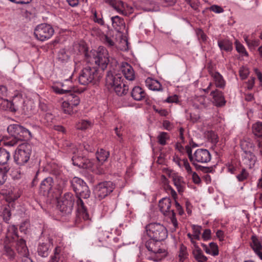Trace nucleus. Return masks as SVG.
Here are the masks:
<instances>
[{"instance_id": "4468645a", "label": "nucleus", "mask_w": 262, "mask_h": 262, "mask_svg": "<svg viewBox=\"0 0 262 262\" xmlns=\"http://www.w3.org/2000/svg\"><path fill=\"white\" fill-rule=\"evenodd\" d=\"M54 33L53 27L47 24L38 25L35 29L34 34L35 37L41 41L50 38Z\"/></svg>"}, {"instance_id": "72a5a7b5", "label": "nucleus", "mask_w": 262, "mask_h": 262, "mask_svg": "<svg viewBox=\"0 0 262 262\" xmlns=\"http://www.w3.org/2000/svg\"><path fill=\"white\" fill-rule=\"evenodd\" d=\"M49 246L47 244L41 243L39 244L37 248L38 254L43 257H46L48 256Z\"/></svg>"}, {"instance_id": "c03bdc74", "label": "nucleus", "mask_w": 262, "mask_h": 262, "mask_svg": "<svg viewBox=\"0 0 262 262\" xmlns=\"http://www.w3.org/2000/svg\"><path fill=\"white\" fill-rule=\"evenodd\" d=\"M251 239L252 242L251 246L254 251L262 249V246L256 236H252Z\"/></svg>"}, {"instance_id": "9b49d317", "label": "nucleus", "mask_w": 262, "mask_h": 262, "mask_svg": "<svg viewBox=\"0 0 262 262\" xmlns=\"http://www.w3.org/2000/svg\"><path fill=\"white\" fill-rule=\"evenodd\" d=\"M171 205V200L170 198H164L159 202V207L161 212L164 215H167L169 217L174 229H176L178 227V223L174 210H170Z\"/></svg>"}, {"instance_id": "864d4df0", "label": "nucleus", "mask_w": 262, "mask_h": 262, "mask_svg": "<svg viewBox=\"0 0 262 262\" xmlns=\"http://www.w3.org/2000/svg\"><path fill=\"white\" fill-rule=\"evenodd\" d=\"M249 173L247 172L246 170L244 168L239 174L236 176V178L239 182L244 181L246 180L248 177Z\"/></svg>"}, {"instance_id": "39448f33", "label": "nucleus", "mask_w": 262, "mask_h": 262, "mask_svg": "<svg viewBox=\"0 0 262 262\" xmlns=\"http://www.w3.org/2000/svg\"><path fill=\"white\" fill-rule=\"evenodd\" d=\"M32 149V145L28 143L24 142L19 144L13 156L14 162L19 166L24 165L30 158Z\"/></svg>"}, {"instance_id": "cd10ccee", "label": "nucleus", "mask_w": 262, "mask_h": 262, "mask_svg": "<svg viewBox=\"0 0 262 262\" xmlns=\"http://www.w3.org/2000/svg\"><path fill=\"white\" fill-rule=\"evenodd\" d=\"M111 20L113 28L117 31H120L125 27L124 19L119 16H112L111 17Z\"/></svg>"}, {"instance_id": "f257e3e1", "label": "nucleus", "mask_w": 262, "mask_h": 262, "mask_svg": "<svg viewBox=\"0 0 262 262\" xmlns=\"http://www.w3.org/2000/svg\"><path fill=\"white\" fill-rule=\"evenodd\" d=\"M7 131L11 136L5 142L6 146H14L19 141L28 140L32 138L31 132L27 128L19 124H11L8 126Z\"/></svg>"}, {"instance_id": "09e8293b", "label": "nucleus", "mask_w": 262, "mask_h": 262, "mask_svg": "<svg viewBox=\"0 0 262 262\" xmlns=\"http://www.w3.org/2000/svg\"><path fill=\"white\" fill-rule=\"evenodd\" d=\"M209 254H211L213 256H216L219 254V249L217 244L214 242H211L209 245Z\"/></svg>"}, {"instance_id": "ea45409f", "label": "nucleus", "mask_w": 262, "mask_h": 262, "mask_svg": "<svg viewBox=\"0 0 262 262\" xmlns=\"http://www.w3.org/2000/svg\"><path fill=\"white\" fill-rule=\"evenodd\" d=\"M20 112L26 115H31L32 114H33L34 111L32 103L29 101L27 103L25 102V104H24Z\"/></svg>"}, {"instance_id": "f03ea898", "label": "nucleus", "mask_w": 262, "mask_h": 262, "mask_svg": "<svg viewBox=\"0 0 262 262\" xmlns=\"http://www.w3.org/2000/svg\"><path fill=\"white\" fill-rule=\"evenodd\" d=\"M211 159V155L208 150L199 148L193 153V158L191 162L197 170H200L204 173H210L213 170L212 166H203L199 163L206 164L210 162Z\"/></svg>"}, {"instance_id": "0e129e2a", "label": "nucleus", "mask_w": 262, "mask_h": 262, "mask_svg": "<svg viewBox=\"0 0 262 262\" xmlns=\"http://www.w3.org/2000/svg\"><path fill=\"white\" fill-rule=\"evenodd\" d=\"M168 103H178L179 101L178 97L176 95L168 97L165 100Z\"/></svg>"}, {"instance_id": "473e14b6", "label": "nucleus", "mask_w": 262, "mask_h": 262, "mask_svg": "<svg viewBox=\"0 0 262 262\" xmlns=\"http://www.w3.org/2000/svg\"><path fill=\"white\" fill-rule=\"evenodd\" d=\"M252 133L259 138V140H262V122L257 121L252 126Z\"/></svg>"}, {"instance_id": "5701e85b", "label": "nucleus", "mask_w": 262, "mask_h": 262, "mask_svg": "<svg viewBox=\"0 0 262 262\" xmlns=\"http://www.w3.org/2000/svg\"><path fill=\"white\" fill-rule=\"evenodd\" d=\"M146 86L152 91H162L163 88L161 84L157 80L148 77L145 81Z\"/></svg>"}, {"instance_id": "58836bf2", "label": "nucleus", "mask_w": 262, "mask_h": 262, "mask_svg": "<svg viewBox=\"0 0 262 262\" xmlns=\"http://www.w3.org/2000/svg\"><path fill=\"white\" fill-rule=\"evenodd\" d=\"M68 101L73 106H77L79 105L80 100L78 95L75 93H70L68 96Z\"/></svg>"}, {"instance_id": "680f3d73", "label": "nucleus", "mask_w": 262, "mask_h": 262, "mask_svg": "<svg viewBox=\"0 0 262 262\" xmlns=\"http://www.w3.org/2000/svg\"><path fill=\"white\" fill-rule=\"evenodd\" d=\"M204 241H208L211 238V230L209 229H205L202 236Z\"/></svg>"}, {"instance_id": "dca6fc26", "label": "nucleus", "mask_w": 262, "mask_h": 262, "mask_svg": "<svg viewBox=\"0 0 262 262\" xmlns=\"http://www.w3.org/2000/svg\"><path fill=\"white\" fill-rule=\"evenodd\" d=\"M54 181L52 177L44 179L40 183L39 192L47 197H54Z\"/></svg>"}, {"instance_id": "2eb2a0df", "label": "nucleus", "mask_w": 262, "mask_h": 262, "mask_svg": "<svg viewBox=\"0 0 262 262\" xmlns=\"http://www.w3.org/2000/svg\"><path fill=\"white\" fill-rule=\"evenodd\" d=\"M115 187L111 181L100 183L95 188V193L99 200H102L111 193Z\"/></svg>"}, {"instance_id": "69168bd1", "label": "nucleus", "mask_w": 262, "mask_h": 262, "mask_svg": "<svg viewBox=\"0 0 262 262\" xmlns=\"http://www.w3.org/2000/svg\"><path fill=\"white\" fill-rule=\"evenodd\" d=\"M104 42L108 47H112L114 46L115 45V43L113 41V40L107 36H105L104 37Z\"/></svg>"}, {"instance_id": "c85d7f7f", "label": "nucleus", "mask_w": 262, "mask_h": 262, "mask_svg": "<svg viewBox=\"0 0 262 262\" xmlns=\"http://www.w3.org/2000/svg\"><path fill=\"white\" fill-rule=\"evenodd\" d=\"M217 44L221 50L230 52L232 50V43L227 39L219 40Z\"/></svg>"}, {"instance_id": "052dcab7", "label": "nucleus", "mask_w": 262, "mask_h": 262, "mask_svg": "<svg viewBox=\"0 0 262 262\" xmlns=\"http://www.w3.org/2000/svg\"><path fill=\"white\" fill-rule=\"evenodd\" d=\"M182 162L183 163V166L185 167L187 172H192V169L188 161V160L186 158H184L182 160Z\"/></svg>"}, {"instance_id": "5fc2aeb1", "label": "nucleus", "mask_w": 262, "mask_h": 262, "mask_svg": "<svg viewBox=\"0 0 262 262\" xmlns=\"http://www.w3.org/2000/svg\"><path fill=\"white\" fill-rule=\"evenodd\" d=\"M185 1L191 6V7L196 11L199 10V2L198 0H185Z\"/></svg>"}, {"instance_id": "4c0bfd02", "label": "nucleus", "mask_w": 262, "mask_h": 262, "mask_svg": "<svg viewBox=\"0 0 262 262\" xmlns=\"http://www.w3.org/2000/svg\"><path fill=\"white\" fill-rule=\"evenodd\" d=\"M61 108L65 114L72 115L76 111L74 110V107L67 101H64L61 105Z\"/></svg>"}, {"instance_id": "a19ab883", "label": "nucleus", "mask_w": 262, "mask_h": 262, "mask_svg": "<svg viewBox=\"0 0 262 262\" xmlns=\"http://www.w3.org/2000/svg\"><path fill=\"white\" fill-rule=\"evenodd\" d=\"M188 253L187 250V247L184 245L181 244L179 251V257L180 261L183 262L187 258Z\"/></svg>"}, {"instance_id": "13d9d810", "label": "nucleus", "mask_w": 262, "mask_h": 262, "mask_svg": "<svg viewBox=\"0 0 262 262\" xmlns=\"http://www.w3.org/2000/svg\"><path fill=\"white\" fill-rule=\"evenodd\" d=\"M189 117L190 121L193 123L197 122L200 118L198 111H196V112L190 113L189 114Z\"/></svg>"}, {"instance_id": "0eeeda50", "label": "nucleus", "mask_w": 262, "mask_h": 262, "mask_svg": "<svg viewBox=\"0 0 262 262\" xmlns=\"http://www.w3.org/2000/svg\"><path fill=\"white\" fill-rule=\"evenodd\" d=\"M102 77L98 73V70L94 67H86L83 68L80 72L78 81L80 84L84 85L90 83H95Z\"/></svg>"}, {"instance_id": "f8f14e48", "label": "nucleus", "mask_w": 262, "mask_h": 262, "mask_svg": "<svg viewBox=\"0 0 262 262\" xmlns=\"http://www.w3.org/2000/svg\"><path fill=\"white\" fill-rule=\"evenodd\" d=\"M4 109L8 110L12 112L20 111L25 104V100L21 94L16 95L13 97L11 101L2 100Z\"/></svg>"}, {"instance_id": "c9c22d12", "label": "nucleus", "mask_w": 262, "mask_h": 262, "mask_svg": "<svg viewBox=\"0 0 262 262\" xmlns=\"http://www.w3.org/2000/svg\"><path fill=\"white\" fill-rule=\"evenodd\" d=\"M54 120V116L50 113H46L41 119V122L46 126H51Z\"/></svg>"}, {"instance_id": "f704fd0d", "label": "nucleus", "mask_w": 262, "mask_h": 262, "mask_svg": "<svg viewBox=\"0 0 262 262\" xmlns=\"http://www.w3.org/2000/svg\"><path fill=\"white\" fill-rule=\"evenodd\" d=\"M10 158L9 152L5 149L0 147V165L7 164Z\"/></svg>"}, {"instance_id": "e433bc0d", "label": "nucleus", "mask_w": 262, "mask_h": 262, "mask_svg": "<svg viewBox=\"0 0 262 262\" xmlns=\"http://www.w3.org/2000/svg\"><path fill=\"white\" fill-rule=\"evenodd\" d=\"M110 153L108 151L101 148L99 150L97 151L96 153V158L98 161L103 163L107 159Z\"/></svg>"}, {"instance_id": "b1692460", "label": "nucleus", "mask_w": 262, "mask_h": 262, "mask_svg": "<svg viewBox=\"0 0 262 262\" xmlns=\"http://www.w3.org/2000/svg\"><path fill=\"white\" fill-rule=\"evenodd\" d=\"M210 75L213 78L215 86L217 88L223 89L225 86V81L222 75L218 72H210Z\"/></svg>"}, {"instance_id": "6ab92c4d", "label": "nucleus", "mask_w": 262, "mask_h": 262, "mask_svg": "<svg viewBox=\"0 0 262 262\" xmlns=\"http://www.w3.org/2000/svg\"><path fill=\"white\" fill-rule=\"evenodd\" d=\"M103 1L113 7L117 12L123 15H126V4L120 0H103Z\"/></svg>"}, {"instance_id": "3c124183", "label": "nucleus", "mask_w": 262, "mask_h": 262, "mask_svg": "<svg viewBox=\"0 0 262 262\" xmlns=\"http://www.w3.org/2000/svg\"><path fill=\"white\" fill-rule=\"evenodd\" d=\"M236 49L238 53L242 54L243 55L246 56H248V52L246 51L244 46L241 43L236 42Z\"/></svg>"}, {"instance_id": "bf43d9fd", "label": "nucleus", "mask_w": 262, "mask_h": 262, "mask_svg": "<svg viewBox=\"0 0 262 262\" xmlns=\"http://www.w3.org/2000/svg\"><path fill=\"white\" fill-rule=\"evenodd\" d=\"M210 10L216 13H221L224 12V9L220 6L214 5L209 8Z\"/></svg>"}, {"instance_id": "7ed1b4c3", "label": "nucleus", "mask_w": 262, "mask_h": 262, "mask_svg": "<svg viewBox=\"0 0 262 262\" xmlns=\"http://www.w3.org/2000/svg\"><path fill=\"white\" fill-rule=\"evenodd\" d=\"M105 80L106 85L113 88L117 95L122 96L127 93L128 87L123 83L120 75H114L113 72L109 71L107 73Z\"/></svg>"}, {"instance_id": "393cba45", "label": "nucleus", "mask_w": 262, "mask_h": 262, "mask_svg": "<svg viewBox=\"0 0 262 262\" xmlns=\"http://www.w3.org/2000/svg\"><path fill=\"white\" fill-rule=\"evenodd\" d=\"M16 248L18 253L23 256L29 255L28 249L26 246V241L24 239L20 238L16 240Z\"/></svg>"}, {"instance_id": "774afa93", "label": "nucleus", "mask_w": 262, "mask_h": 262, "mask_svg": "<svg viewBox=\"0 0 262 262\" xmlns=\"http://www.w3.org/2000/svg\"><path fill=\"white\" fill-rule=\"evenodd\" d=\"M255 82V78L254 77H251L248 81L247 83V88L248 90H251Z\"/></svg>"}, {"instance_id": "bb28decb", "label": "nucleus", "mask_w": 262, "mask_h": 262, "mask_svg": "<svg viewBox=\"0 0 262 262\" xmlns=\"http://www.w3.org/2000/svg\"><path fill=\"white\" fill-rule=\"evenodd\" d=\"M131 95L134 100L140 101L145 98L146 93L140 86H135L132 90Z\"/></svg>"}, {"instance_id": "79ce46f5", "label": "nucleus", "mask_w": 262, "mask_h": 262, "mask_svg": "<svg viewBox=\"0 0 262 262\" xmlns=\"http://www.w3.org/2000/svg\"><path fill=\"white\" fill-rule=\"evenodd\" d=\"M61 251V248L59 246L56 247L54 250V255L51 256V258L49 262H59Z\"/></svg>"}, {"instance_id": "8fccbe9b", "label": "nucleus", "mask_w": 262, "mask_h": 262, "mask_svg": "<svg viewBox=\"0 0 262 262\" xmlns=\"http://www.w3.org/2000/svg\"><path fill=\"white\" fill-rule=\"evenodd\" d=\"M207 136L210 142H211L214 145H215L218 142V136L214 132L212 131L208 132Z\"/></svg>"}, {"instance_id": "20e7f679", "label": "nucleus", "mask_w": 262, "mask_h": 262, "mask_svg": "<svg viewBox=\"0 0 262 262\" xmlns=\"http://www.w3.org/2000/svg\"><path fill=\"white\" fill-rule=\"evenodd\" d=\"M89 58L90 61L94 62L102 71L106 69L110 62L108 51L102 46L99 47L96 50L92 51Z\"/></svg>"}, {"instance_id": "a211bd4d", "label": "nucleus", "mask_w": 262, "mask_h": 262, "mask_svg": "<svg viewBox=\"0 0 262 262\" xmlns=\"http://www.w3.org/2000/svg\"><path fill=\"white\" fill-rule=\"evenodd\" d=\"M210 96L212 97V102L214 105L217 107H221L225 105L226 100L223 93L216 89L210 93Z\"/></svg>"}, {"instance_id": "6e6552de", "label": "nucleus", "mask_w": 262, "mask_h": 262, "mask_svg": "<svg viewBox=\"0 0 262 262\" xmlns=\"http://www.w3.org/2000/svg\"><path fill=\"white\" fill-rule=\"evenodd\" d=\"M90 190L87 185H84L80 190L76 193L77 195L76 196L77 199L76 201L77 211L79 215L84 220H89L90 218L87 208L84 205V203L82 200V198H89L90 196Z\"/></svg>"}, {"instance_id": "ddd939ff", "label": "nucleus", "mask_w": 262, "mask_h": 262, "mask_svg": "<svg viewBox=\"0 0 262 262\" xmlns=\"http://www.w3.org/2000/svg\"><path fill=\"white\" fill-rule=\"evenodd\" d=\"M73 156L72 158L73 164L79 168L87 169L92 171L94 170V163L93 161L84 157L81 151L77 150L73 152Z\"/></svg>"}, {"instance_id": "e2e57ef3", "label": "nucleus", "mask_w": 262, "mask_h": 262, "mask_svg": "<svg viewBox=\"0 0 262 262\" xmlns=\"http://www.w3.org/2000/svg\"><path fill=\"white\" fill-rule=\"evenodd\" d=\"M184 150H185L187 154L190 161L191 162L192 159L193 158V154H192L191 147L189 145H186L184 148Z\"/></svg>"}, {"instance_id": "4be33fe9", "label": "nucleus", "mask_w": 262, "mask_h": 262, "mask_svg": "<svg viewBox=\"0 0 262 262\" xmlns=\"http://www.w3.org/2000/svg\"><path fill=\"white\" fill-rule=\"evenodd\" d=\"M11 243L7 242L4 241V247L3 250V255H5L10 261L14 259L15 257V252L12 248V245H10Z\"/></svg>"}, {"instance_id": "1a4fd4ad", "label": "nucleus", "mask_w": 262, "mask_h": 262, "mask_svg": "<svg viewBox=\"0 0 262 262\" xmlns=\"http://www.w3.org/2000/svg\"><path fill=\"white\" fill-rule=\"evenodd\" d=\"M146 229L148 236L152 239L163 241L167 237L166 228L159 223H150L146 226Z\"/></svg>"}, {"instance_id": "6e6d98bb", "label": "nucleus", "mask_w": 262, "mask_h": 262, "mask_svg": "<svg viewBox=\"0 0 262 262\" xmlns=\"http://www.w3.org/2000/svg\"><path fill=\"white\" fill-rule=\"evenodd\" d=\"M239 76L242 79H246L249 73L248 69L245 67L241 68L239 70Z\"/></svg>"}, {"instance_id": "aec40b11", "label": "nucleus", "mask_w": 262, "mask_h": 262, "mask_svg": "<svg viewBox=\"0 0 262 262\" xmlns=\"http://www.w3.org/2000/svg\"><path fill=\"white\" fill-rule=\"evenodd\" d=\"M19 239L17 228L15 225H9L8 227L6 233V239L5 241L11 243Z\"/></svg>"}, {"instance_id": "423d86ee", "label": "nucleus", "mask_w": 262, "mask_h": 262, "mask_svg": "<svg viewBox=\"0 0 262 262\" xmlns=\"http://www.w3.org/2000/svg\"><path fill=\"white\" fill-rule=\"evenodd\" d=\"M161 241L151 238L146 242V248L152 254L148 257V259L159 261L166 256L167 253L164 248L161 247V246L162 245L160 243Z\"/></svg>"}, {"instance_id": "a878e982", "label": "nucleus", "mask_w": 262, "mask_h": 262, "mask_svg": "<svg viewBox=\"0 0 262 262\" xmlns=\"http://www.w3.org/2000/svg\"><path fill=\"white\" fill-rule=\"evenodd\" d=\"M70 183L72 189L76 193L80 190L84 185H86L82 179L76 177L71 180Z\"/></svg>"}, {"instance_id": "2f4dec72", "label": "nucleus", "mask_w": 262, "mask_h": 262, "mask_svg": "<svg viewBox=\"0 0 262 262\" xmlns=\"http://www.w3.org/2000/svg\"><path fill=\"white\" fill-rule=\"evenodd\" d=\"M192 254L195 259L198 262H206L208 259L199 247H197L196 249H193Z\"/></svg>"}, {"instance_id": "338daca9", "label": "nucleus", "mask_w": 262, "mask_h": 262, "mask_svg": "<svg viewBox=\"0 0 262 262\" xmlns=\"http://www.w3.org/2000/svg\"><path fill=\"white\" fill-rule=\"evenodd\" d=\"M7 89L6 86L0 85V98L7 95Z\"/></svg>"}, {"instance_id": "7c9ffc66", "label": "nucleus", "mask_w": 262, "mask_h": 262, "mask_svg": "<svg viewBox=\"0 0 262 262\" xmlns=\"http://www.w3.org/2000/svg\"><path fill=\"white\" fill-rule=\"evenodd\" d=\"M173 182L179 193L183 192L184 190L185 183L183 178L180 176L173 177Z\"/></svg>"}, {"instance_id": "49530a36", "label": "nucleus", "mask_w": 262, "mask_h": 262, "mask_svg": "<svg viewBox=\"0 0 262 262\" xmlns=\"http://www.w3.org/2000/svg\"><path fill=\"white\" fill-rule=\"evenodd\" d=\"M69 58L64 49H61L58 54L57 59L62 63L66 62Z\"/></svg>"}, {"instance_id": "f3484780", "label": "nucleus", "mask_w": 262, "mask_h": 262, "mask_svg": "<svg viewBox=\"0 0 262 262\" xmlns=\"http://www.w3.org/2000/svg\"><path fill=\"white\" fill-rule=\"evenodd\" d=\"M53 91L58 94H64L71 93L73 90L72 82L68 79H65L63 82H59L57 85L52 87Z\"/></svg>"}, {"instance_id": "a18cd8bd", "label": "nucleus", "mask_w": 262, "mask_h": 262, "mask_svg": "<svg viewBox=\"0 0 262 262\" xmlns=\"http://www.w3.org/2000/svg\"><path fill=\"white\" fill-rule=\"evenodd\" d=\"M108 237V232L106 231L99 230L97 233L98 241L101 244L106 242Z\"/></svg>"}, {"instance_id": "603ef678", "label": "nucleus", "mask_w": 262, "mask_h": 262, "mask_svg": "<svg viewBox=\"0 0 262 262\" xmlns=\"http://www.w3.org/2000/svg\"><path fill=\"white\" fill-rule=\"evenodd\" d=\"M9 169L5 167L3 170L2 168H0V186L3 185L6 179V173L8 172Z\"/></svg>"}, {"instance_id": "c756f323", "label": "nucleus", "mask_w": 262, "mask_h": 262, "mask_svg": "<svg viewBox=\"0 0 262 262\" xmlns=\"http://www.w3.org/2000/svg\"><path fill=\"white\" fill-rule=\"evenodd\" d=\"M11 216L10 207L9 205L4 206L2 211L0 212V217L6 223H9Z\"/></svg>"}, {"instance_id": "37998d69", "label": "nucleus", "mask_w": 262, "mask_h": 262, "mask_svg": "<svg viewBox=\"0 0 262 262\" xmlns=\"http://www.w3.org/2000/svg\"><path fill=\"white\" fill-rule=\"evenodd\" d=\"M92 125V123L89 120H82L76 124V127L78 129L84 130Z\"/></svg>"}, {"instance_id": "9d476101", "label": "nucleus", "mask_w": 262, "mask_h": 262, "mask_svg": "<svg viewBox=\"0 0 262 262\" xmlns=\"http://www.w3.org/2000/svg\"><path fill=\"white\" fill-rule=\"evenodd\" d=\"M75 202V196L71 192H66L57 201V207L61 212L64 214H70Z\"/></svg>"}, {"instance_id": "4d7b16f0", "label": "nucleus", "mask_w": 262, "mask_h": 262, "mask_svg": "<svg viewBox=\"0 0 262 262\" xmlns=\"http://www.w3.org/2000/svg\"><path fill=\"white\" fill-rule=\"evenodd\" d=\"M188 174L192 176V179L194 183L199 184L201 183V179L195 172H193L192 171V172H188Z\"/></svg>"}, {"instance_id": "de8ad7c7", "label": "nucleus", "mask_w": 262, "mask_h": 262, "mask_svg": "<svg viewBox=\"0 0 262 262\" xmlns=\"http://www.w3.org/2000/svg\"><path fill=\"white\" fill-rule=\"evenodd\" d=\"M157 138L159 143L164 145L166 144V140L169 139V137L167 133L162 132L159 135Z\"/></svg>"}, {"instance_id": "412c9836", "label": "nucleus", "mask_w": 262, "mask_h": 262, "mask_svg": "<svg viewBox=\"0 0 262 262\" xmlns=\"http://www.w3.org/2000/svg\"><path fill=\"white\" fill-rule=\"evenodd\" d=\"M120 70L126 79L132 81L134 80L135 76L133 67L127 62H123Z\"/></svg>"}]
</instances>
